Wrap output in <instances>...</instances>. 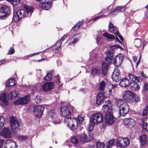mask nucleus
<instances>
[{"label":"nucleus","mask_w":148,"mask_h":148,"mask_svg":"<svg viewBox=\"0 0 148 148\" xmlns=\"http://www.w3.org/2000/svg\"><path fill=\"white\" fill-rule=\"evenodd\" d=\"M84 120L83 117L78 116L77 118L72 119L71 117H65L64 119V123L69 127L71 128V130L76 128L79 124L82 123Z\"/></svg>","instance_id":"nucleus-1"},{"label":"nucleus","mask_w":148,"mask_h":148,"mask_svg":"<svg viewBox=\"0 0 148 148\" xmlns=\"http://www.w3.org/2000/svg\"><path fill=\"white\" fill-rule=\"evenodd\" d=\"M103 120V115L100 113H97L92 115L90 119L89 127L88 128V131H91L95 124L102 122Z\"/></svg>","instance_id":"nucleus-2"},{"label":"nucleus","mask_w":148,"mask_h":148,"mask_svg":"<svg viewBox=\"0 0 148 148\" xmlns=\"http://www.w3.org/2000/svg\"><path fill=\"white\" fill-rule=\"evenodd\" d=\"M21 121L20 119H18L16 117L12 116L10 118L11 129L14 133L16 132V129H19V126L21 125Z\"/></svg>","instance_id":"nucleus-3"},{"label":"nucleus","mask_w":148,"mask_h":148,"mask_svg":"<svg viewBox=\"0 0 148 148\" xmlns=\"http://www.w3.org/2000/svg\"><path fill=\"white\" fill-rule=\"evenodd\" d=\"M75 109L71 106H63L61 108V115L64 117L69 116L75 112Z\"/></svg>","instance_id":"nucleus-4"},{"label":"nucleus","mask_w":148,"mask_h":148,"mask_svg":"<svg viewBox=\"0 0 148 148\" xmlns=\"http://www.w3.org/2000/svg\"><path fill=\"white\" fill-rule=\"evenodd\" d=\"M10 13V10L7 5H4L2 6L0 9V19H5Z\"/></svg>","instance_id":"nucleus-5"},{"label":"nucleus","mask_w":148,"mask_h":148,"mask_svg":"<svg viewBox=\"0 0 148 148\" xmlns=\"http://www.w3.org/2000/svg\"><path fill=\"white\" fill-rule=\"evenodd\" d=\"M130 143V140L128 138L120 137L118 138L116 145L117 146L121 148H123L127 146Z\"/></svg>","instance_id":"nucleus-6"},{"label":"nucleus","mask_w":148,"mask_h":148,"mask_svg":"<svg viewBox=\"0 0 148 148\" xmlns=\"http://www.w3.org/2000/svg\"><path fill=\"white\" fill-rule=\"evenodd\" d=\"M130 108L128 104L126 102L121 103L119 107V113L120 114L124 116L129 112Z\"/></svg>","instance_id":"nucleus-7"},{"label":"nucleus","mask_w":148,"mask_h":148,"mask_svg":"<svg viewBox=\"0 0 148 148\" xmlns=\"http://www.w3.org/2000/svg\"><path fill=\"white\" fill-rule=\"evenodd\" d=\"M124 58V57L122 54L117 55L113 59V64L117 67H119L121 66Z\"/></svg>","instance_id":"nucleus-8"},{"label":"nucleus","mask_w":148,"mask_h":148,"mask_svg":"<svg viewBox=\"0 0 148 148\" xmlns=\"http://www.w3.org/2000/svg\"><path fill=\"white\" fill-rule=\"evenodd\" d=\"M41 1L40 6L44 10H48L51 7L52 0H36Z\"/></svg>","instance_id":"nucleus-9"},{"label":"nucleus","mask_w":148,"mask_h":148,"mask_svg":"<svg viewBox=\"0 0 148 148\" xmlns=\"http://www.w3.org/2000/svg\"><path fill=\"white\" fill-rule=\"evenodd\" d=\"M44 110V108L42 106H35L33 110L35 116L38 118L41 117L43 114Z\"/></svg>","instance_id":"nucleus-10"},{"label":"nucleus","mask_w":148,"mask_h":148,"mask_svg":"<svg viewBox=\"0 0 148 148\" xmlns=\"http://www.w3.org/2000/svg\"><path fill=\"white\" fill-rule=\"evenodd\" d=\"M135 96V95L134 93L130 91H127L124 93L123 97L124 100L129 102H131Z\"/></svg>","instance_id":"nucleus-11"},{"label":"nucleus","mask_w":148,"mask_h":148,"mask_svg":"<svg viewBox=\"0 0 148 148\" xmlns=\"http://www.w3.org/2000/svg\"><path fill=\"white\" fill-rule=\"evenodd\" d=\"M29 100L28 96L26 95L23 97H20L14 100V104L16 105L25 104L28 102Z\"/></svg>","instance_id":"nucleus-12"},{"label":"nucleus","mask_w":148,"mask_h":148,"mask_svg":"<svg viewBox=\"0 0 148 148\" xmlns=\"http://www.w3.org/2000/svg\"><path fill=\"white\" fill-rule=\"evenodd\" d=\"M124 124L127 128L131 129L135 125L134 120L132 119H125L123 120Z\"/></svg>","instance_id":"nucleus-13"},{"label":"nucleus","mask_w":148,"mask_h":148,"mask_svg":"<svg viewBox=\"0 0 148 148\" xmlns=\"http://www.w3.org/2000/svg\"><path fill=\"white\" fill-rule=\"evenodd\" d=\"M114 52V51L112 49H108L105 52L107 57V58H105V60L106 61L108 62V64H110L112 62Z\"/></svg>","instance_id":"nucleus-14"},{"label":"nucleus","mask_w":148,"mask_h":148,"mask_svg":"<svg viewBox=\"0 0 148 148\" xmlns=\"http://www.w3.org/2000/svg\"><path fill=\"white\" fill-rule=\"evenodd\" d=\"M105 119L106 123L109 124H112L114 122V116L112 112L106 113Z\"/></svg>","instance_id":"nucleus-15"},{"label":"nucleus","mask_w":148,"mask_h":148,"mask_svg":"<svg viewBox=\"0 0 148 148\" xmlns=\"http://www.w3.org/2000/svg\"><path fill=\"white\" fill-rule=\"evenodd\" d=\"M102 110L106 113L112 112V109L111 104L109 101H106L103 105Z\"/></svg>","instance_id":"nucleus-16"},{"label":"nucleus","mask_w":148,"mask_h":148,"mask_svg":"<svg viewBox=\"0 0 148 148\" xmlns=\"http://www.w3.org/2000/svg\"><path fill=\"white\" fill-rule=\"evenodd\" d=\"M0 135L6 138H10L11 136V133L10 130L7 128L3 129L0 133Z\"/></svg>","instance_id":"nucleus-17"},{"label":"nucleus","mask_w":148,"mask_h":148,"mask_svg":"<svg viewBox=\"0 0 148 148\" xmlns=\"http://www.w3.org/2000/svg\"><path fill=\"white\" fill-rule=\"evenodd\" d=\"M4 147L5 148H17V146L15 142L9 140L5 143Z\"/></svg>","instance_id":"nucleus-18"},{"label":"nucleus","mask_w":148,"mask_h":148,"mask_svg":"<svg viewBox=\"0 0 148 148\" xmlns=\"http://www.w3.org/2000/svg\"><path fill=\"white\" fill-rule=\"evenodd\" d=\"M53 83L51 82H47L42 86V88L44 91H48L52 89L54 86Z\"/></svg>","instance_id":"nucleus-19"},{"label":"nucleus","mask_w":148,"mask_h":148,"mask_svg":"<svg viewBox=\"0 0 148 148\" xmlns=\"http://www.w3.org/2000/svg\"><path fill=\"white\" fill-rule=\"evenodd\" d=\"M112 78L113 81L116 82H119L120 79L119 71L115 70L112 75Z\"/></svg>","instance_id":"nucleus-20"},{"label":"nucleus","mask_w":148,"mask_h":148,"mask_svg":"<svg viewBox=\"0 0 148 148\" xmlns=\"http://www.w3.org/2000/svg\"><path fill=\"white\" fill-rule=\"evenodd\" d=\"M104 95L101 92L98 93L97 96L96 103L97 105L100 104L103 101L104 99Z\"/></svg>","instance_id":"nucleus-21"},{"label":"nucleus","mask_w":148,"mask_h":148,"mask_svg":"<svg viewBox=\"0 0 148 148\" xmlns=\"http://www.w3.org/2000/svg\"><path fill=\"white\" fill-rule=\"evenodd\" d=\"M130 83L129 79L127 78H124L121 79L120 82V85L123 87H128Z\"/></svg>","instance_id":"nucleus-22"},{"label":"nucleus","mask_w":148,"mask_h":148,"mask_svg":"<svg viewBox=\"0 0 148 148\" xmlns=\"http://www.w3.org/2000/svg\"><path fill=\"white\" fill-rule=\"evenodd\" d=\"M0 100L4 105L7 106L8 103L6 95L5 93L0 94Z\"/></svg>","instance_id":"nucleus-23"},{"label":"nucleus","mask_w":148,"mask_h":148,"mask_svg":"<svg viewBox=\"0 0 148 148\" xmlns=\"http://www.w3.org/2000/svg\"><path fill=\"white\" fill-rule=\"evenodd\" d=\"M129 78L130 80L136 82H139L141 81V78L138 77H136L134 75L131 74H129Z\"/></svg>","instance_id":"nucleus-24"},{"label":"nucleus","mask_w":148,"mask_h":148,"mask_svg":"<svg viewBox=\"0 0 148 148\" xmlns=\"http://www.w3.org/2000/svg\"><path fill=\"white\" fill-rule=\"evenodd\" d=\"M108 68L109 66L107 64L106 62H103L102 63L101 65V69L103 75H105L106 74Z\"/></svg>","instance_id":"nucleus-25"},{"label":"nucleus","mask_w":148,"mask_h":148,"mask_svg":"<svg viewBox=\"0 0 148 148\" xmlns=\"http://www.w3.org/2000/svg\"><path fill=\"white\" fill-rule=\"evenodd\" d=\"M136 82H132L130 83L129 86L132 90H137L140 88V87Z\"/></svg>","instance_id":"nucleus-26"},{"label":"nucleus","mask_w":148,"mask_h":148,"mask_svg":"<svg viewBox=\"0 0 148 148\" xmlns=\"http://www.w3.org/2000/svg\"><path fill=\"white\" fill-rule=\"evenodd\" d=\"M101 73L100 69L97 67H93L91 70V74L93 76H98Z\"/></svg>","instance_id":"nucleus-27"},{"label":"nucleus","mask_w":148,"mask_h":148,"mask_svg":"<svg viewBox=\"0 0 148 148\" xmlns=\"http://www.w3.org/2000/svg\"><path fill=\"white\" fill-rule=\"evenodd\" d=\"M143 127L146 131L148 133V117L143 119L142 120Z\"/></svg>","instance_id":"nucleus-28"},{"label":"nucleus","mask_w":148,"mask_h":148,"mask_svg":"<svg viewBox=\"0 0 148 148\" xmlns=\"http://www.w3.org/2000/svg\"><path fill=\"white\" fill-rule=\"evenodd\" d=\"M18 92L16 91H12L8 94V98L10 99H14L18 97Z\"/></svg>","instance_id":"nucleus-29"},{"label":"nucleus","mask_w":148,"mask_h":148,"mask_svg":"<svg viewBox=\"0 0 148 148\" xmlns=\"http://www.w3.org/2000/svg\"><path fill=\"white\" fill-rule=\"evenodd\" d=\"M15 80L14 79H9L6 82V86L7 87L12 86L15 84Z\"/></svg>","instance_id":"nucleus-30"},{"label":"nucleus","mask_w":148,"mask_h":148,"mask_svg":"<svg viewBox=\"0 0 148 148\" xmlns=\"http://www.w3.org/2000/svg\"><path fill=\"white\" fill-rule=\"evenodd\" d=\"M81 35L80 34H78L74 35L72 38L73 40L71 44H75L78 41L80 38Z\"/></svg>","instance_id":"nucleus-31"},{"label":"nucleus","mask_w":148,"mask_h":148,"mask_svg":"<svg viewBox=\"0 0 148 148\" xmlns=\"http://www.w3.org/2000/svg\"><path fill=\"white\" fill-rule=\"evenodd\" d=\"M17 14L21 18H23L26 16V13L24 9L18 10L17 12Z\"/></svg>","instance_id":"nucleus-32"},{"label":"nucleus","mask_w":148,"mask_h":148,"mask_svg":"<svg viewBox=\"0 0 148 148\" xmlns=\"http://www.w3.org/2000/svg\"><path fill=\"white\" fill-rule=\"evenodd\" d=\"M147 138V136L145 134H143L140 137V139L142 145L144 146L145 145L146 142Z\"/></svg>","instance_id":"nucleus-33"},{"label":"nucleus","mask_w":148,"mask_h":148,"mask_svg":"<svg viewBox=\"0 0 148 148\" xmlns=\"http://www.w3.org/2000/svg\"><path fill=\"white\" fill-rule=\"evenodd\" d=\"M79 138L80 141L84 143L87 142L88 140L87 136L85 134L80 135Z\"/></svg>","instance_id":"nucleus-34"},{"label":"nucleus","mask_w":148,"mask_h":148,"mask_svg":"<svg viewBox=\"0 0 148 148\" xmlns=\"http://www.w3.org/2000/svg\"><path fill=\"white\" fill-rule=\"evenodd\" d=\"M24 7L25 11V13H26V14H28L29 13H30V14L32 13L33 9L32 8L27 5H24Z\"/></svg>","instance_id":"nucleus-35"},{"label":"nucleus","mask_w":148,"mask_h":148,"mask_svg":"<svg viewBox=\"0 0 148 148\" xmlns=\"http://www.w3.org/2000/svg\"><path fill=\"white\" fill-rule=\"evenodd\" d=\"M134 43L135 47H136L139 48L141 45L142 42L140 39L136 38L135 40Z\"/></svg>","instance_id":"nucleus-36"},{"label":"nucleus","mask_w":148,"mask_h":148,"mask_svg":"<svg viewBox=\"0 0 148 148\" xmlns=\"http://www.w3.org/2000/svg\"><path fill=\"white\" fill-rule=\"evenodd\" d=\"M103 35L107 38L111 40L114 39L115 38V37L113 35L108 34L107 33H105L103 34Z\"/></svg>","instance_id":"nucleus-37"},{"label":"nucleus","mask_w":148,"mask_h":148,"mask_svg":"<svg viewBox=\"0 0 148 148\" xmlns=\"http://www.w3.org/2000/svg\"><path fill=\"white\" fill-rule=\"evenodd\" d=\"M108 27L110 32L111 33H114L116 29L113 24L111 22L109 23Z\"/></svg>","instance_id":"nucleus-38"},{"label":"nucleus","mask_w":148,"mask_h":148,"mask_svg":"<svg viewBox=\"0 0 148 148\" xmlns=\"http://www.w3.org/2000/svg\"><path fill=\"white\" fill-rule=\"evenodd\" d=\"M114 145V140H111L108 141L106 143L107 148H111Z\"/></svg>","instance_id":"nucleus-39"},{"label":"nucleus","mask_w":148,"mask_h":148,"mask_svg":"<svg viewBox=\"0 0 148 148\" xmlns=\"http://www.w3.org/2000/svg\"><path fill=\"white\" fill-rule=\"evenodd\" d=\"M106 84L104 81H101L99 84V89L101 91H103L105 87Z\"/></svg>","instance_id":"nucleus-40"},{"label":"nucleus","mask_w":148,"mask_h":148,"mask_svg":"<svg viewBox=\"0 0 148 148\" xmlns=\"http://www.w3.org/2000/svg\"><path fill=\"white\" fill-rule=\"evenodd\" d=\"M126 9L125 7L123 6H119L114 9L117 12H123Z\"/></svg>","instance_id":"nucleus-41"},{"label":"nucleus","mask_w":148,"mask_h":148,"mask_svg":"<svg viewBox=\"0 0 148 148\" xmlns=\"http://www.w3.org/2000/svg\"><path fill=\"white\" fill-rule=\"evenodd\" d=\"M52 75L50 73H47V75L44 77L43 79L44 80L46 81H49L52 78Z\"/></svg>","instance_id":"nucleus-42"},{"label":"nucleus","mask_w":148,"mask_h":148,"mask_svg":"<svg viewBox=\"0 0 148 148\" xmlns=\"http://www.w3.org/2000/svg\"><path fill=\"white\" fill-rule=\"evenodd\" d=\"M18 14L16 12L14 14L13 17V19L16 22H17L20 19H21Z\"/></svg>","instance_id":"nucleus-43"},{"label":"nucleus","mask_w":148,"mask_h":148,"mask_svg":"<svg viewBox=\"0 0 148 148\" xmlns=\"http://www.w3.org/2000/svg\"><path fill=\"white\" fill-rule=\"evenodd\" d=\"M108 89L106 90V96L108 97H110L112 94V89L111 88H110V87H108Z\"/></svg>","instance_id":"nucleus-44"},{"label":"nucleus","mask_w":148,"mask_h":148,"mask_svg":"<svg viewBox=\"0 0 148 148\" xmlns=\"http://www.w3.org/2000/svg\"><path fill=\"white\" fill-rule=\"evenodd\" d=\"M5 122V119L3 116H0V129L3 126Z\"/></svg>","instance_id":"nucleus-45"},{"label":"nucleus","mask_w":148,"mask_h":148,"mask_svg":"<svg viewBox=\"0 0 148 148\" xmlns=\"http://www.w3.org/2000/svg\"><path fill=\"white\" fill-rule=\"evenodd\" d=\"M105 145L103 143L98 142L97 143V148H104Z\"/></svg>","instance_id":"nucleus-46"},{"label":"nucleus","mask_w":148,"mask_h":148,"mask_svg":"<svg viewBox=\"0 0 148 148\" xmlns=\"http://www.w3.org/2000/svg\"><path fill=\"white\" fill-rule=\"evenodd\" d=\"M35 100L37 103H40L42 101L41 97H40L39 95H37L35 98Z\"/></svg>","instance_id":"nucleus-47"},{"label":"nucleus","mask_w":148,"mask_h":148,"mask_svg":"<svg viewBox=\"0 0 148 148\" xmlns=\"http://www.w3.org/2000/svg\"><path fill=\"white\" fill-rule=\"evenodd\" d=\"M67 37V36L66 35H64L62 38L61 40L58 41H57L56 42V45H58V44L59 43V46H61L62 42Z\"/></svg>","instance_id":"nucleus-48"},{"label":"nucleus","mask_w":148,"mask_h":148,"mask_svg":"<svg viewBox=\"0 0 148 148\" xmlns=\"http://www.w3.org/2000/svg\"><path fill=\"white\" fill-rule=\"evenodd\" d=\"M71 143L75 144H77L79 142L78 140L74 137L71 138Z\"/></svg>","instance_id":"nucleus-49"},{"label":"nucleus","mask_w":148,"mask_h":148,"mask_svg":"<svg viewBox=\"0 0 148 148\" xmlns=\"http://www.w3.org/2000/svg\"><path fill=\"white\" fill-rule=\"evenodd\" d=\"M49 115L51 117L53 116L55 114V112L54 109H52L48 113Z\"/></svg>","instance_id":"nucleus-50"},{"label":"nucleus","mask_w":148,"mask_h":148,"mask_svg":"<svg viewBox=\"0 0 148 148\" xmlns=\"http://www.w3.org/2000/svg\"><path fill=\"white\" fill-rule=\"evenodd\" d=\"M15 52V50L12 47H11L9 50L8 53V55H11L13 54Z\"/></svg>","instance_id":"nucleus-51"},{"label":"nucleus","mask_w":148,"mask_h":148,"mask_svg":"<svg viewBox=\"0 0 148 148\" xmlns=\"http://www.w3.org/2000/svg\"><path fill=\"white\" fill-rule=\"evenodd\" d=\"M116 103L118 104H120L121 105V103H123V100L119 98H116Z\"/></svg>","instance_id":"nucleus-52"},{"label":"nucleus","mask_w":148,"mask_h":148,"mask_svg":"<svg viewBox=\"0 0 148 148\" xmlns=\"http://www.w3.org/2000/svg\"><path fill=\"white\" fill-rule=\"evenodd\" d=\"M19 140H25L27 139V137L25 136H21L18 137Z\"/></svg>","instance_id":"nucleus-53"},{"label":"nucleus","mask_w":148,"mask_h":148,"mask_svg":"<svg viewBox=\"0 0 148 148\" xmlns=\"http://www.w3.org/2000/svg\"><path fill=\"white\" fill-rule=\"evenodd\" d=\"M114 34L117 35L119 36V38L122 41H123V38L122 36L119 34V33L118 31H117L116 32L114 33Z\"/></svg>","instance_id":"nucleus-54"},{"label":"nucleus","mask_w":148,"mask_h":148,"mask_svg":"<svg viewBox=\"0 0 148 148\" xmlns=\"http://www.w3.org/2000/svg\"><path fill=\"white\" fill-rule=\"evenodd\" d=\"M83 24V23L80 24L79 25H77V24L75 25L74 27V30H77L79 27L80 26H82Z\"/></svg>","instance_id":"nucleus-55"},{"label":"nucleus","mask_w":148,"mask_h":148,"mask_svg":"<svg viewBox=\"0 0 148 148\" xmlns=\"http://www.w3.org/2000/svg\"><path fill=\"white\" fill-rule=\"evenodd\" d=\"M56 46H58V47H57L56 49L55 52L56 53H58L59 51L60 48V47L61 46H59V43L57 45L56 43Z\"/></svg>","instance_id":"nucleus-56"},{"label":"nucleus","mask_w":148,"mask_h":148,"mask_svg":"<svg viewBox=\"0 0 148 148\" xmlns=\"http://www.w3.org/2000/svg\"><path fill=\"white\" fill-rule=\"evenodd\" d=\"M148 114V111L146 109V108H145V109L143 111V115L144 116H146Z\"/></svg>","instance_id":"nucleus-57"},{"label":"nucleus","mask_w":148,"mask_h":148,"mask_svg":"<svg viewBox=\"0 0 148 148\" xmlns=\"http://www.w3.org/2000/svg\"><path fill=\"white\" fill-rule=\"evenodd\" d=\"M117 87L116 85L115 84H110L108 87H110V88H112V89H114L116 88Z\"/></svg>","instance_id":"nucleus-58"},{"label":"nucleus","mask_w":148,"mask_h":148,"mask_svg":"<svg viewBox=\"0 0 148 148\" xmlns=\"http://www.w3.org/2000/svg\"><path fill=\"white\" fill-rule=\"evenodd\" d=\"M4 142V140H3L0 139V148L2 147Z\"/></svg>","instance_id":"nucleus-59"},{"label":"nucleus","mask_w":148,"mask_h":148,"mask_svg":"<svg viewBox=\"0 0 148 148\" xmlns=\"http://www.w3.org/2000/svg\"><path fill=\"white\" fill-rule=\"evenodd\" d=\"M111 13H112V16H113L114 15H116L118 12L116 11H115L114 9H113V11H112Z\"/></svg>","instance_id":"nucleus-60"},{"label":"nucleus","mask_w":148,"mask_h":148,"mask_svg":"<svg viewBox=\"0 0 148 148\" xmlns=\"http://www.w3.org/2000/svg\"><path fill=\"white\" fill-rule=\"evenodd\" d=\"M88 136L89 137V139L90 140H92L93 139V136L92 134H91V133L89 134Z\"/></svg>","instance_id":"nucleus-61"},{"label":"nucleus","mask_w":148,"mask_h":148,"mask_svg":"<svg viewBox=\"0 0 148 148\" xmlns=\"http://www.w3.org/2000/svg\"><path fill=\"white\" fill-rule=\"evenodd\" d=\"M135 96V97L133 99H135V101L137 102L139 101H140V99L136 95Z\"/></svg>","instance_id":"nucleus-62"},{"label":"nucleus","mask_w":148,"mask_h":148,"mask_svg":"<svg viewBox=\"0 0 148 148\" xmlns=\"http://www.w3.org/2000/svg\"><path fill=\"white\" fill-rule=\"evenodd\" d=\"M104 16V15H101V16H98V17H97L96 18H95L94 19H93L91 21H95L97 19H99V18H101V17H103V16Z\"/></svg>","instance_id":"nucleus-63"},{"label":"nucleus","mask_w":148,"mask_h":148,"mask_svg":"<svg viewBox=\"0 0 148 148\" xmlns=\"http://www.w3.org/2000/svg\"><path fill=\"white\" fill-rule=\"evenodd\" d=\"M12 2L15 3L16 4H18L20 2V0H13Z\"/></svg>","instance_id":"nucleus-64"}]
</instances>
